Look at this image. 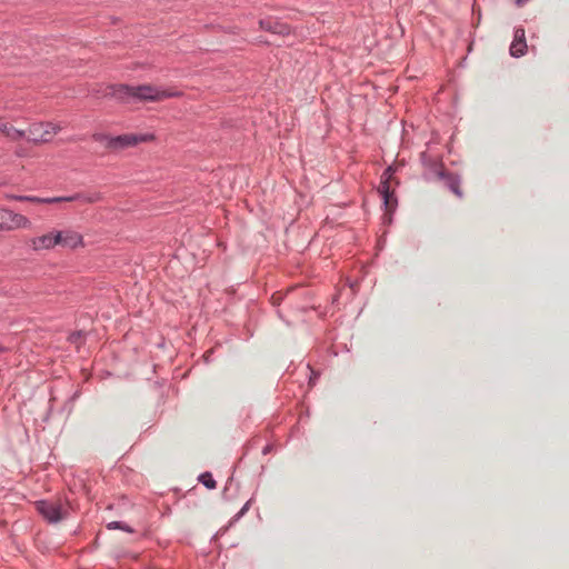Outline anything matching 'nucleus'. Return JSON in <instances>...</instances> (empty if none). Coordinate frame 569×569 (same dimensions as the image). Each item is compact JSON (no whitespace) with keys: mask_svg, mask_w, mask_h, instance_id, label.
<instances>
[{"mask_svg":"<svg viewBox=\"0 0 569 569\" xmlns=\"http://www.w3.org/2000/svg\"><path fill=\"white\" fill-rule=\"evenodd\" d=\"M110 96L126 102L133 98L141 102H158L169 98L180 97L182 93L173 89H161L152 84L128 86L119 84L110 87Z\"/></svg>","mask_w":569,"mask_h":569,"instance_id":"f257e3e1","label":"nucleus"},{"mask_svg":"<svg viewBox=\"0 0 569 569\" xmlns=\"http://www.w3.org/2000/svg\"><path fill=\"white\" fill-rule=\"evenodd\" d=\"M153 140L154 136L152 133H126L114 138H108L107 149L119 151Z\"/></svg>","mask_w":569,"mask_h":569,"instance_id":"f03ea898","label":"nucleus"},{"mask_svg":"<svg viewBox=\"0 0 569 569\" xmlns=\"http://www.w3.org/2000/svg\"><path fill=\"white\" fill-rule=\"evenodd\" d=\"M39 513L49 522L56 523L67 517L68 509L60 499L39 500L36 502Z\"/></svg>","mask_w":569,"mask_h":569,"instance_id":"7ed1b4c3","label":"nucleus"},{"mask_svg":"<svg viewBox=\"0 0 569 569\" xmlns=\"http://www.w3.org/2000/svg\"><path fill=\"white\" fill-rule=\"evenodd\" d=\"M31 220L12 210L0 208V231H13L18 229H30Z\"/></svg>","mask_w":569,"mask_h":569,"instance_id":"20e7f679","label":"nucleus"},{"mask_svg":"<svg viewBox=\"0 0 569 569\" xmlns=\"http://www.w3.org/2000/svg\"><path fill=\"white\" fill-rule=\"evenodd\" d=\"M60 130V126L52 122H33L28 129L29 140L33 143H46Z\"/></svg>","mask_w":569,"mask_h":569,"instance_id":"39448f33","label":"nucleus"},{"mask_svg":"<svg viewBox=\"0 0 569 569\" xmlns=\"http://www.w3.org/2000/svg\"><path fill=\"white\" fill-rule=\"evenodd\" d=\"M392 171L393 170L391 167H388L385 170V172L381 177L380 186L378 188V191L383 199V204L388 211L392 210L396 206V199L393 198V191L391 190V187H390V179L392 177Z\"/></svg>","mask_w":569,"mask_h":569,"instance_id":"423d86ee","label":"nucleus"},{"mask_svg":"<svg viewBox=\"0 0 569 569\" xmlns=\"http://www.w3.org/2000/svg\"><path fill=\"white\" fill-rule=\"evenodd\" d=\"M59 237L57 231H50L48 233L33 237L28 241V246L33 251H42L53 249L59 244Z\"/></svg>","mask_w":569,"mask_h":569,"instance_id":"0eeeda50","label":"nucleus"},{"mask_svg":"<svg viewBox=\"0 0 569 569\" xmlns=\"http://www.w3.org/2000/svg\"><path fill=\"white\" fill-rule=\"evenodd\" d=\"M101 199H102V197L100 193H92V194L76 193V194L67 196V197L44 198L43 203L51 204V203L72 202V201L96 203V202L100 201Z\"/></svg>","mask_w":569,"mask_h":569,"instance_id":"6e6552de","label":"nucleus"},{"mask_svg":"<svg viewBox=\"0 0 569 569\" xmlns=\"http://www.w3.org/2000/svg\"><path fill=\"white\" fill-rule=\"evenodd\" d=\"M59 237V244L64 248L74 249L83 244L82 236L73 230L57 231Z\"/></svg>","mask_w":569,"mask_h":569,"instance_id":"1a4fd4ad","label":"nucleus"},{"mask_svg":"<svg viewBox=\"0 0 569 569\" xmlns=\"http://www.w3.org/2000/svg\"><path fill=\"white\" fill-rule=\"evenodd\" d=\"M259 26L261 29L267 30L274 34L288 36L290 34V28L279 21L273 20H260Z\"/></svg>","mask_w":569,"mask_h":569,"instance_id":"9d476101","label":"nucleus"},{"mask_svg":"<svg viewBox=\"0 0 569 569\" xmlns=\"http://www.w3.org/2000/svg\"><path fill=\"white\" fill-rule=\"evenodd\" d=\"M2 133L12 141H17L26 136V131L21 129H17L16 127L6 122V129L2 130Z\"/></svg>","mask_w":569,"mask_h":569,"instance_id":"9b49d317","label":"nucleus"},{"mask_svg":"<svg viewBox=\"0 0 569 569\" xmlns=\"http://www.w3.org/2000/svg\"><path fill=\"white\" fill-rule=\"evenodd\" d=\"M7 199L17 200V201H26L30 203L36 204H42L44 198L36 197V196H14V194H7Z\"/></svg>","mask_w":569,"mask_h":569,"instance_id":"f8f14e48","label":"nucleus"},{"mask_svg":"<svg viewBox=\"0 0 569 569\" xmlns=\"http://www.w3.org/2000/svg\"><path fill=\"white\" fill-rule=\"evenodd\" d=\"M527 49L526 41H512L510 46V54L512 57H521L525 54Z\"/></svg>","mask_w":569,"mask_h":569,"instance_id":"ddd939ff","label":"nucleus"},{"mask_svg":"<svg viewBox=\"0 0 569 569\" xmlns=\"http://www.w3.org/2000/svg\"><path fill=\"white\" fill-rule=\"evenodd\" d=\"M199 480L208 488V489H214L217 483L213 480L211 473L204 472L199 477Z\"/></svg>","mask_w":569,"mask_h":569,"instance_id":"4468645a","label":"nucleus"},{"mask_svg":"<svg viewBox=\"0 0 569 569\" xmlns=\"http://www.w3.org/2000/svg\"><path fill=\"white\" fill-rule=\"evenodd\" d=\"M107 528H108V529H122V530H126V531H128V532H132V531H133V530H132L130 527H128L126 523H123V522H119V521H112V522H109V523L107 525Z\"/></svg>","mask_w":569,"mask_h":569,"instance_id":"2eb2a0df","label":"nucleus"},{"mask_svg":"<svg viewBox=\"0 0 569 569\" xmlns=\"http://www.w3.org/2000/svg\"><path fill=\"white\" fill-rule=\"evenodd\" d=\"M92 138L94 141L102 143L107 148L108 138L112 137L104 133H94Z\"/></svg>","mask_w":569,"mask_h":569,"instance_id":"dca6fc26","label":"nucleus"},{"mask_svg":"<svg viewBox=\"0 0 569 569\" xmlns=\"http://www.w3.org/2000/svg\"><path fill=\"white\" fill-rule=\"evenodd\" d=\"M513 41H526L525 29H522V28L516 29Z\"/></svg>","mask_w":569,"mask_h":569,"instance_id":"f3484780","label":"nucleus"},{"mask_svg":"<svg viewBox=\"0 0 569 569\" xmlns=\"http://www.w3.org/2000/svg\"><path fill=\"white\" fill-rule=\"evenodd\" d=\"M451 189H452V191H453L457 196H461V193H460V191H459V188H458V186H457L456 183H453V184L451 186Z\"/></svg>","mask_w":569,"mask_h":569,"instance_id":"a211bd4d","label":"nucleus"},{"mask_svg":"<svg viewBox=\"0 0 569 569\" xmlns=\"http://www.w3.org/2000/svg\"><path fill=\"white\" fill-rule=\"evenodd\" d=\"M6 129V122L0 118V132Z\"/></svg>","mask_w":569,"mask_h":569,"instance_id":"6ab92c4d","label":"nucleus"},{"mask_svg":"<svg viewBox=\"0 0 569 569\" xmlns=\"http://www.w3.org/2000/svg\"><path fill=\"white\" fill-rule=\"evenodd\" d=\"M2 351V348L0 347V352Z\"/></svg>","mask_w":569,"mask_h":569,"instance_id":"aec40b11","label":"nucleus"}]
</instances>
